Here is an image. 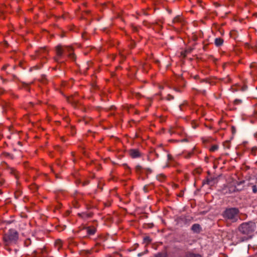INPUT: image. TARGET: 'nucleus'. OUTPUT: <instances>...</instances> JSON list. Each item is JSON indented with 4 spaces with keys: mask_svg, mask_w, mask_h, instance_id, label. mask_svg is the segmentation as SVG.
Masks as SVG:
<instances>
[{
    "mask_svg": "<svg viewBox=\"0 0 257 257\" xmlns=\"http://www.w3.org/2000/svg\"><path fill=\"white\" fill-rule=\"evenodd\" d=\"M244 183V181H240L239 183H237L236 185L235 186L234 191H240L242 190L243 187H241V185Z\"/></svg>",
    "mask_w": 257,
    "mask_h": 257,
    "instance_id": "obj_10",
    "label": "nucleus"
},
{
    "mask_svg": "<svg viewBox=\"0 0 257 257\" xmlns=\"http://www.w3.org/2000/svg\"><path fill=\"white\" fill-rule=\"evenodd\" d=\"M155 257H167V254L165 252L158 253L156 254Z\"/></svg>",
    "mask_w": 257,
    "mask_h": 257,
    "instance_id": "obj_19",
    "label": "nucleus"
},
{
    "mask_svg": "<svg viewBox=\"0 0 257 257\" xmlns=\"http://www.w3.org/2000/svg\"><path fill=\"white\" fill-rule=\"evenodd\" d=\"M200 93H202L203 94L205 95L206 94L205 90H201L199 91Z\"/></svg>",
    "mask_w": 257,
    "mask_h": 257,
    "instance_id": "obj_36",
    "label": "nucleus"
},
{
    "mask_svg": "<svg viewBox=\"0 0 257 257\" xmlns=\"http://www.w3.org/2000/svg\"><path fill=\"white\" fill-rule=\"evenodd\" d=\"M170 88H171V89H173V90H174L176 92H181V90L180 89H179L177 87H176V86H175L170 87Z\"/></svg>",
    "mask_w": 257,
    "mask_h": 257,
    "instance_id": "obj_28",
    "label": "nucleus"
},
{
    "mask_svg": "<svg viewBox=\"0 0 257 257\" xmlns=\"http://www.w3.org/2000/svg\"><path fill=\"white\" fill-rule=\"evenodd\" d=\"M246 87H245V88H243L242 89V90H243V91L245 90L246 89Z\"/></svg>",
    "mask_w": 257,
    "mask_h": 257,
    "instance_id": "obj_50",
    "label": "nucleus"
},
{
    "mask_svg": "<svg viewBox=\"0 0 257 257\" xmlns=\"http://www.w3.org/2000/svg\"><path fill=\"white\" fill-rule=\"evenodd\" d=\"M223 146L225 148L229 149V148H230L229 141H226L225 143H224Z\"/></svg>",
    "mask_w": 257,
    "mask_h": 257,
    "instance_id": "obj_27",
    "label": "nucleus"
},
{
    "mask_svg": "<svg viewBox=\"0 0 257 257\" xmlns=\"http://www.w3.org/2000/svg\"><path fill=\"white\" fill-rule=\"evenodd\" d=\"M62 245L61 241V240H57L56 242V246L57 247L58 249H59Z\"/></svg>",
    "mask_w": 257,
    "mask_h": 257,
    "instance_id": "obj_23",
    "label": "nucleus"
},
{
    "mask_svg": "<svg viewBox=\"0 0 257 257\" xmlns=\"http://www.w3.org/2000/svg\"><path fill=\"white\" fill-rule=\"evenodd\" d=\"M110 204L109 203H105L104 202H100L99 204H97V209L98 208H99L100 207V206H109Z\"/></svg>",
    "mask_w": 257,
    "mask_h": 257,
    "instance_id": "obj_16",
    "label": "nucleus"
},
{
    "mask_svg": "<svg viewBox=\"0 0 257 257\" xmlns=\"http://www.w3.org/2000/svg\"><path fill=\"white\" fill-rule=\"evenodd\" d=\"M223 40L220 38H216L214 40V43L216 46L219 47L223 44Z\"/></svg>",
    "mask_w": 257,
    "mask_h": 257,
    "instance_id": "obj_11",
    "label": "nucleus"
},
{
    "mask_svg": "<svg viewBox=\"0 0 257 257\" xmlns=\"http://www.w3.org/2000/svg\"><path fill=\"white\" fill-rule=\"evenodd\" d=\"M169 133L171 134H175L176 132L174 130V128H171L170 130H169Z\"/></svg>",
    "mask_w": 257,
    "mask_h": 257,
    "instance_id": "obj_34",
    "label": "nucleus"
},
{
    "mask_svg": "<svg viewBox=\"0 0 257 257\" xmlns=\"http://www.w3.org/2000/svg\"><path fill=\"white\" fill-rule=\"evenodd\" d=\"M256 66V64L255 63H252L250 64V67L251 68H254Z\"/></svg>",
    "mask_w": 257,
    "mask_h": 257,
    "instance_id": "obj_37",
    "label": "nucleus"
},
{
    "mask_svg": "<svg viewBox=\"0 0 257 257\" xmlns=\"http://www.w3.org/2000/svg\"><path fill=\"white\" fill-rule=\"evenodd\" d=\"M242 103V100L239 99H236L234 100V104L235 105H238Z\"/></svg>",
    "mask_w": 257,
    "mask_h": 257,
    "instance_id": "obj_24",
    "label": "nucleus"
},
{
    "mask_svg": "<svg viewBox=\"0 0 257 257\" xmlns=\"http://www.w3.org/2000/svg\"><path fill=\"white\" fill-rule=\"evenodd\" d=\"M68 102L71 103L74 106H76L78 103V100L76 96H70L67 98Z\"/></svg>",
    "mask_w": 257,
    "mask_h": 257,
    "instance_id": "obj_8",
    "label": "nucleus"
},
{
    "mask_svg": "<svg viewBox=\"0 0 257 257\" xmlns=\"http://www.w3.org/2000/svg\"><path fill=\"white\" fill-rule=\"evenodd\" d=\"M255 228L256 225L253 222L242 223L238 226L237 230L233 233L232 240L236 244L248 240L252 238L251 233Z\"/></svg>",
    "mask_w": 257,
    "mask_h": 257,
    "instance_id": "obj_1",
    "label": "nucleus"
},
{
    "mask_svg": "<svg viewBox=\"0 0 257 257\" xmlns=\"http://www.w3.org/2000/svg\"><path fill=\"white\" fill-rule=\"evenodd\" d=\"M87 183H88V182H87V183H84L83 184V185H85V184H87Z\"/></svg>",
    "mask_w": 257,
    "mask_h": 257,
    "instance_id": "obj_51",
    "label": "nucleus"
},
{
    "mask_svg": "<svg viewBox=\"0 0 257 257\" xmlns=\"http://www.w3.org/2000/svg\"><path fill=\"white\" fill-rule=\"evenodd\" d=\"M18 238V232L14 229H9L3 236V240L6 245L16 244Z\"/></svg>",
    "mask_w": 257,
    "mask_h": 257,
    "instance_id": "obj_4",
    "label": "nucleus"
},
{
    "mask_svg": "<svg viewBox=\"0 0 257 257\" xmlns=\"http://www.w3.org/2000/svg\"><path fill=\"white\" fill-rule=\"evenodd\" d=\"M88 65L89 64H87L83 68L80 69L81 71H83L84 73L85 72L86 70L88 69Z\"/></svg>",
    "mask_w": 257,
    "mask_h": 257,
    "instance_id": "obj_30",
    "label": "nucleus"
},
{
    "mask_svg": "<svg viewBox=\"0 0 257 257\" xmlns=\"http://www.w3.org/2000/svg\"><path fill=\"white\" fill-rule=\"evenodd\" d=\"M191 230L195 233H199L202 231V227L198 223L194 224L191 228Z\"/></svg>",
    "mask_w": 257,
    "mask_h": 257,
    "instance_id": "obj_6",
    "label": "nucleus"
},
{
    "mask_svg": "<svg viewBox=\"0 0 257 257\" xmlns=\"http://www.w3.org/2000/svg\"><path fill=\"white\" fill-rule=\"evenodd\" d=\"M231 131H232V134H235V133H236V128H235V126H231Z\"/></svg>",
    "mask_w": 257,
    "mask_h": 257,
    "instance_id": "obj_32",
    "label": "nucleus"
},
{
    "mask_svg": "<svg viewBox=\"0 0 257 257\" xmlns=\"http://www.w3.org/2000/svg\"><path fill=\"white\" fill-rule=\"evenodd\" d=\"M224 80L225 83L228 82L230 81V79L229 78H224Z\"/></svg>",
    "mask_w": 257,
    "mask_h": 257,
    "instance_id": "obj_38",
    "label": "nucleus"
},
{
    "mask_svg": "<svg viewBox=\"0 0 257 257\" xmlns=\"http://www.w3.org/2000/svg\"><path fill=\"white\" fill-rule=\"evenodd\" d=\"M245 46L246 47L251 48L253 50L257 52V46H250L248 43H246Z\"/></svg>",
    "mask_w": 257,
    "mask_h": 257,
    "instance_id": "obj_17",
    "label": "nucleus"
},
{
    "mask_svg": "<svg viewBox=\"0 0 257 257\" xmlns=\"http://www.w3.org/2000/svg\"><path fill=\"white\" fill-rule=\"evenodd\" d=\"M179 22H180V16H179V15L177 16L176 17H175L172 21L173 23Z\"/></svg>",
    "mask_w": 257,
    "mask_h": 257,
    "instance_id": "obj_21",
    "label": "nucleus"
},
{
    "mask_svg": "<svg viewBox=\"0 0 257 257\" xmlns=\"http://www.w3.org/2000/svg\"><path fill=\"white\" fill-rule=\"evenodd\" d=\"M252 191L254 193H256L257 192V187L256 185H253L251 186Z\"/></svg>",
    "mask_w": 257,
    "mask_h": 257,
    "instance_id": "obj_25",
    "label": "nucleus"
},
{
    "mask_svg": "<svg viewBox=\"0 0 257 257\" xmlns=\"http://www.w3.org/2000/svg\"><path fill=\"white\" fill-rule=\"evenodd\" d=\"M192 49L190 48V49L187 50L186 52L187 53H190L192 51Z\"/></svg>",
    "mask_w": 257,
    "mask_h": 257,
    "instance_id": "obj_40",
    "label": "nucleus"
},
{
    "mask_svg": "<svg viewBox=\"0 0 257 257\" xmlns=\"http://www.w3.org/2000/svg\"><path fill=\"white\" fill-rule=\"evenodd\" d=\"M202 81H203V82H206V83H210V81H208V80H202Z\"/></svg>",
    "mask_w": 257,
    "mask_h": 257,
    "instance_id": "obj_42",
    "label": "nucleus"
},
{
    "mask_svg": "<svg viewBox=\"0 0 257 257\" xmlns=\"http://www.w3.org/2000/svg\"><path fill=\"white\" fill-rule=\"evenodd\" d=\"M130 155L133 158H139L141 156V153L138 150L132 149L130 151Z\"/></svg>",
    "mask_w": 257,
    "mask_h": 257,
    "instance_id": "obj_7",
    "label": "nucleus"
},
{
    "mask_svg": "<svg viewBox=\"0 0 257 257\" xmlns=\"http://www.w3.org/2000/svg\"><path fill=\"white\" fill-rule=\"evenodd\" d=\"M34 68H36V69H38L39 68L38 66H35Z\"/></svg>",
    "mask_w": 257,
    "mask_h": 257,
    "instance_id": "obj_48",
    "label": "nucleus"
},
{
    "mask_svg": "<svg viewBox=\"0 0 257 257\" xmlns=\"http://www.w3.org/2000/svg\"><path fill=\"white\" fill-rule=\"evenodd\" d=\"M56 52L57 57H54V59L56 62H59V59L65 55H67L72 60L75 59V56L73 53V50L70 47L58 45L56 47Z\"/></svg>",
    "mask_w": 257,
    "mask_h": 257,
    "instance_id": "obj_2",
    "label": "nucleus"
},
{
    "mask_svg": "<svg viewBox=\"0 0 257 257\" xmlns=\"http://www.w3.org/2000/svg\"><path fill=\"white\" fill-rule=\"evenodd\" d=\"M143 169L146 170L147 172L149 173H151L152 172L151 169L143 168V167L140 165H138L136 167V171L138 173H141Z\"/></svg>",
    "mask_w": 257,
    "mask_h": 257,
    "instance_id": "obj_9",
    "label": "nucleus"
},
{
    "mask_svg": "<svg viewBox=\"0 0 257 257\" xmlns=\"http://www.w3.org/2000/svg\"><path fill=\"white\" fill-rule=\"evenodd\" d=\"M218 149V145H213V146H212L211 147V148H210V151H211V152H214V151H215L216 150H217Z\"/></svg>",
    "mask_w": 257,
    "mask_h": 257,
    "instance_id": "obj_22",
    "label": "nucleus"
},
{
    "mask_svg": "<svg viewBox=\"0 0 257 257\" xmlns=\"http://www.w3.org/2000/svg\"><path fill=\"white\" fill-rule=\"evenodd\" d=\"M184 141H187V140L185 139H183V140H181V142H184Z\"/></svg>",
    "mask_w": 257,
    "mask_h": 257,
    "instance_id": "obj_47",
    "label": "nucleus"
},
{
    "mask_svg": "<svg viewBox=\"0 0 257 257\" xmlns=\"http://www.w3.org/2000/svg\"><path fill=\"white\" fill-rule=\"evenodd\" d=\"M48 54V51L46 48H41L36 51V56L34 59L39 58L42 60V62L45 63L44 59L46 58V55Z\"/></svg>",
    "mask_w": 257,
    "mask_h": 257,
    "instance_id": "obj_5",
    "label": "nucleus"
},
{
    "mask_svg": "<svg viewBox=\"0 0 257 257\" xmlns=\"http://www.w3.org/2000/svg\"><path fill=\"white\" fill-rule=\"evenodd\" d=\"M168 159H170V158H171L170 155H168Z\"/></svg>",
    "mask_w": 257,
    "mask_h": 257,
    "instance_id": "obj_46",
    "label": "nucleus"
},
{
    "mask_svg": "<svg viewBox=\"0 0 257 257\" xmlns=\"http://www.w3.org/2000/svg\"><path fill=\"white\" fill-rule=\"evenodd\" d=\"M124 165L126 167V168L130 169L129 167L127 166L126 164H124Z\"/></svg>",
    "mask_w": 257,
    "mask_h": 257,
    "instance_id": "obj_44",
    "label": "nucleus"
},
{
    "mask_svg": "<svg viewBox=\"0 0 257 257\" xmlns=\"http://www.w3.org/2000/svg\"><path fill=\"white\" fill-rule=\"evenodd\" d=\"M174 96L173 95H172L171 94H168L167 95V97L166 99H167V100L170 101L171 100L174 99Z\"/></svg>",
    "mask_w": 257,
    "mask_h": 257,
    "instance_id": "obj_31",
    "label": "nucleus"
},
{
    "mask_svg": "<svg viewBox=\"0 0 257 257\" xmlns=\"http://www.w3.org/2000/svg\"><path fill=\"white\" fill-rule=\"evenodd\" d=\"M97 21H98V20H99V19H98V17H97Z\"/></svg>",
    "mask_w": 257,
    "mask_h": 257,
    "instance_id": "obj_52",
    "label": "nucleus"
},
{
    "mask_svg": "<svg viewBox=\"0 0 257 257\" xmlns=\"http://www.w3.org/2000/svg\"><path fill=\"white\" fill-rule=\"evenodd\" d=\"M143 190L145 193H147L148 192V185L144 186L143 187Z\"/></svg>",
    "mask_w": 257,
    "mask_h": 257,
    "instance_id": "obj_33",
    "label": "nucleus"
},
{
    "mask_svg": "<svg viewBox=\"0 0 257 257\" xmlns=\"http://www.w3.org/2000/svg\"><path fill=\"white\" fill-rule=\"evenodd\" d=\"M98 164H97V171L99 169V168L98 167Z\"/></svg>",
    "mask_w": 257,
    "mask_h": 257,
    "instance_id": "obj_49",
    "label": "nucleus"
},
{
    "mask_svg": "<svg viewBox=\"0 0 257 257\" xmlns=\"http://www.w3.org/2000/svg\"><path fill=\"white\" fill-rule=\"evenodd\" d=\"M179 108H180V110H182V105L181 104H180L179 105Z\"/></svg>",
    "mask_w": 257,
    "mask_h": 257,
    "instance_id": "obj_43",
    "label": "nucleus"
},
{
    "mask_svg": "<svg viewBox=\"0 0 257 257\" xmlns=\"http://www.w3.org/2000/svg\"><path fill=\"white\" fill-rule=\"evenodd\" d=\"M177 83L180 86H185V81L181 76H179L177 79Z\"/></svg>",
    "mask_w": 257,
    "mask_h": 257,
    "instance_id": "obj_12",
    "label": "nucleus"
},
{
    "mask_svg": "<svg viewBox=\"0 0 257 257\" xmlns=\"http://www.w3.org/2000/svg\"><path fill=\"white\" fill-rule=\"evenodd\" d=\"M157 177L158 180H159L160 181H162L165 178V176L163 174H160V175L157 176Z\"/></svg>",
    "mask_w": 257,
    "mask_h": 257,
    "instance_id": "obj_26",
    "label": "nucleus"
},
{
    "mask_svg": "<svg viewBox=\"0 0 257 257\" xmlns=\"http://www.w3.org/2000/svg\"><path fill=\"white\" fill-rule=\"evenodd\" d=\"M25 245L28 246L31 244V240L30 238H27L24 242Z\"/></svg>",
    "mask_w": 257,
    "mask_h": 257,
    "instance_id": "obj_20",
    "label": "nucleus"
},
{
    "mask_svg": "<svg viewBox=\"0 0 257 257\" xmlns=\"http://www.w3.org/2000/svg\"><path fill=\"white\" fill-rule=\"evenodd\" d=\"M192 153H188L186 156H185V158H189L192 155Z\"/></svg>",
    "mask_w": 257,
    "mask_h": 257,
    "instance_id": "obj_35",
    "label": "nucleus"
},
{
    "mask_svg": "<svg viewBox=\"0 0 257 257\" xmlns=\"http://www.w3.org/2000/svg\"><path fill=\"white\" fill-rule=\"evenodd\" d=\"M214 179L213 178H207L205 182H203V184H207L209 185L212 186L214 184Z\"/></svg>",
    "mask_w": 257,
    "mask_h": 257,
    "instance_id": "obj_14",
    "label": "nucleus"
},
{
    "mask_svg": "<svg viewBox=\"0 0 257 257\" xmlns=\"http://www.w3.org/2000/svg\"><path fill=\"white\" fill-rule=\"evenodd\" d=\"M144 241L146 243H149L152 241V239L149 236H145L144 238Z\"/></svg>",
    "mask_w": 257,
    "mask_h": 257,
    "instance_id": "obj_18",
    "label": "nucleus"
},
{
    "mask_svg": "<svg viewBox=\"0 0 257 257\" xmlns=\"http://www.w3.org/2000/svg\"><path fill=\"white\" fill-rule=\"evenodd\" d=\"M101 184H103V183H102L101 181H99L98 182H97V189L100 188L101 190L102 189V188L101 187Z\"/></svg>",
    "mask_w": 257,
    "mask_h": 257,
    "instance_id": "obj_29",
    "label": "nucleus"
},
{
    "mask_svg": "<svg viewBox=\"0 0 257 257\" xmlns=\"http://www.w3.org/2000/svg\"><path fill=\"white\" fill-rule=\"evenodd\" d=\"M183 194H184V192H183V191H181V192L180 193V194H179V196L180 197H182V196H183Z\"/></svg>",
    "mask_w": 257,
    "mask_h": 257,
    "instance_id": "obj_39",
    "label": "nucleus"
},
{
    "mask_svg": "<svg viewBox=\"0 0 257 257\" xmlns=\"http://www.w3.org/2000/svg\"><path fill=\"white\" fill-rule=\"evenodd\" d=\"M184 257H202V256L198 253L187 252L186 253Z\"/></svg>",
    "mask_w": 257,
    "mask_h": 257,
    "instance_id": "obj_13",
    "label": "nucleus"
},
{
    "mask_svg": "<svg viewBox=\"0 0 257 257\" xmlns=\"http://www.w3.org/2000/svg\"><path fill=\"white\" fill-rule=\"evenodd\" d=\"M143 254H144V253L141 252V253H139L138 254V256L140 257V256H142Z\"/></svg>",
    "mask_w": 257,
    "mask_h": 257,
    "instance_id": "obj_41",
    "label": "nucleus"
},
{
    "mask_svg": "<svg viewBox=\"0 0 257 257\" xmlns=\"http://www.w3.org/2000/svg\"><path fill=\"white\" fill-rule=\"evenodd\" d=\"M85 229L89 235H93L95 232V230L94 228L87 227Z\"/></svg>",
    "mask_w": 257,
    "mask_h": 257,
    "instance_id": "obj_15",
    "label": "nucleus"
},
{
    "mask_svg": "<svg viewBox=\"0 0 257 257\" xmlns=\"http://www.w3.org/2000/svg\"><path fill=\"white\" fill-rule=\"evenodd\" d=\"M135 245L136 246V247L134 248V249H136V248L137 247L139 246V244H136Z\"/></svg>",
    "mask_w": 257,
    "mask_h": 257,
    "instance_id": "obj_45",
    "label": "nucleus"
},
{
    "mask_svg": "<svg viewBox=\"0 0 257 257\" xmlns=\"http://www.w3.org/2000/svg\"><path fill=\"white\" fill-rule=\"evenodd\" d=\"M239 210L236 207L227 208L223 212V218L230 222H236L239 218Z\"/></svg>",
    "mask_w": 257,
    "mask_h": 257,
    "instance_id": "obj_3",
    "label": "nucleus"
}]
</instances>
